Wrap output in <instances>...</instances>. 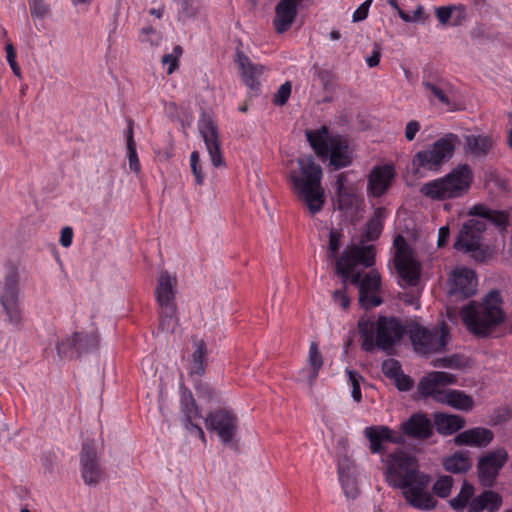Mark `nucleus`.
Wrapping results in <instances>:
<instances>
[{"mask_svg": "<svg viewBox=\"0 0 512 512\" xmlns=\"http://www.w3.org/2000/svg\"><path fill=\"white\" fill-rule=\"evenodd\" d=\"M410 339L414 350L421 355L444 351L449 342V331L445 323L428 329L415 325L410 328Z\"/></svg>", "mask_w": 512, "mask_h": 512, "instance_id": "11", "label": "nucleus"}, {"mask_svg": "<svg viewBox=\"0 0 512 512\" xmlns=\"http://www.w3.org/2000/svg\"><path fill=\"white\" fill-rule=\"evenodd\" d=\"M199 159H200L199 153L197 151H193L190 156L191 169L195 176L196 183L198 185H202L203 181H204V177H203L201 168L199 166Z\"/></svg>", "mask_w": 512, "mask_h": 512, "instance_id": "52", "label": "nucleus"}, {"mask_svg": "<svg viewBox=\"0 0 512 512\" xmlns=\"http://www.w3.org/2000/svg\"><path fill=\"white\" fill-rule=\"evenodd\" d=\"M358 331L362 338V348L372 351L375 347L381 350L392 348L403 337L405 328L395 317L379 316L376 320L361 317L358 321Z\"/></svg>", "mask_w": 512, "mask_h": 512, "instance_id": "6", "label": "nucleus"}, {"mask_svg": "<svg viewBox=\"0 0 512 512\" xmlns=\"http://www.w3.org/2000/svg\"><path fill=\"white\" fill-rule=\"evenodd\" d=\"M439 403L449 405L454 409L462 411H470L474 407L472 396L466 394L464 391L455 389L447 390Z\"/></svg>", "mask_w": 512, "mask_h": 512, "instance_id": "33", "label": "nucleus"}, {"mask_svg": "<svg viewBox=\"0 0 512 512\" xmlns=\"http://www.w3.org/2000/svg\"><path fill=\"white\" fill-rule=\"evenodd\" d=\"M460 315L467 330L475 336L487 337L505 322L503 299L499 291L492 290L480 301H471Z\"/></svg>", "mask_w": 512, "mask_h": 512, "instance_id": "3", "label": "nucleus"}, {"mask_svg": "<svg viewBox=\"0 0 512 512\" xmlns=\"http://www.w3.org/2000/svg\"><path fill=\"white\" fill-rule=\"evenodd\" d=\"M72 240H73V230L71 227H64L61 229V232H60V239H59V242L60 244L65 247V248H68L71 246L72 244Z\"/></svg>", "mask_w": 512, "mask_h": 512, "instance_id": "56", "label": "nucleus"}, {"mask_svg": "<svg viewBox=\"0 0 512 512\" xmlns=\"http://www.w3.org/2000/svg\"><path fill=\"white\" fill-rule=\"evenodd\" d=\"M30 12L33 17L43 18L49 11L44 0H29Z\"/></svg>", "mask_w": 512, "mask_h": 512, "instance_id": "49", "label": "nucleus"}, {"mask_svg": "<svg viewBox=\"0 0 512 512\" xmlns=\"http://www.w3.org/2000/svg\"><path fill=\"white\" fill-rule=\"evenodd\" d=\"M289 179L308 211L312 215L320 212L325 203V191L321 184L322 169L315 163L313 157H299L297 168L291 170Z\"/></svg>", "mask_w": 512, "mask_h": 512, "instance_id": "4", "label": "nucleus"}, {"mask_svg": "<svg viewBox=\"0 0 512 512\" xmlns=\"http://www.w3.org/2000/svg\"><path fill=\"white\" fill-rule=\"evenodd\" d=\"M206 427L216 432L224 444L231 443L237 432V417L228 410H217L207 415Z\"/></svg>", "mask_w": 512, "mask_h": 512, "instance_id": "17", "label": "nucleus"}, {"mask_svg": "<svg viewBox=\"0 0 512 512\" xmlns=\"http://www.w3.org/2000/svg\"><path fill=\"white\" fill-rule=\"evenodd\" d=\"M477 291V278L475 273L465 267H457L448 278V292L450 295L468 298Z\"/></svg>", "mask_w": 512, "mask_h": 512, "instance_id": "19", "label": "nucleus"}, {"mask_svg": "<svg viewBox=\"0 0 512 512\" xmlns=\"http://www.w3.org/2000/svg\"><path fill=\"white\" fill-rule=\"evenodd\" d=\"M176 288V276L166 270L162 271L157 278L155 295L161 309L160 327L166 332H174L178 324L175 304Z\"/></svg>", "mask_w": 512, "mask_h": 512, "instance_id": "10", "label": "nucleus"}, {"mask_svg": "<svg viewBox=\"0 0 512 512\" xmlns=\"http://www.w3.org/2000/svg\"><path fill=\"white\" fill-rule=\"evenodd\" d=\"M371 3L372 0H366L354 11L352 17L354 22H359L367 18Z\"/></svg>", "mask_w": 512, "mask_h": 512, "instance_id": "55", "label": "nucleus"}, {"mask_svg": "<svg viewBox=\"0 0 512 512\" xmlns=\"http://www.w3.org/2000/svg\"><path fill=\"white\" fill-rule=\"evenodd\" d=\"M345 372H346L348 381L352 388V391H351L352 398L356 402H360L362 399L361 390H360V380H362V376L359 375L357 372L350 370V369H346Z\"/></svg>", "mask_w": 512, "mask_h": 512, "instance_id": "44", "label": "nucleus"}, {"mask_svg": "<svg viewBox=\"0 0 512 512\" xmlns=\"http://www.w3.org/2000/svg\"><path fill=\"white\" fill-rule=\"evenodd\" d=\"M469 215L478 216L479 219H470L464 223L454 247L458 250L471 253L478 260L486 257V251L481 248V233L486 229V220L496 226H503L507 222L504 212L490 210L486 206L478 204L469 210Z\"/></svg>", "mask_w": 512, "mask_h": 512, "instance_id": "5", "label": "nucleus"}, {"mask_svg": "<svg viewBox=\"0 0 512 512\" xmlns=\"http://www.w3.org/2000/svg\"><path fill=\"white\" fill-rule=\"evenodd\" d=\"M364 435L370 442V450L372 453H380L383 451L384 442L400 443L402 437L386 426H370L365 428Z\"/></svg>", "mask_w": 512, "mask_h": 512, "instance_id": "26", "label": "nucleus"}, {"mask_svg": "<svg viewBox=\"0 0 512 512\" xmlns=\"http://www.w3.org/2000/svg\"><path fill=\"white\" fill-rule=\"evenodd\" d=\"M127 158L129 163V169L133 173H140L141 165L136 151V144L133 138V131L130 128L127 134Z\"/></svg>", "mask_w": 512, "mask_h": 512, "instance_id": "39", "label": "nucleus"}, {"mask_svg": "<svg viewBox=\"0 0 512 512\" xmlns=\"http://www.w3.org/2000/svg\"><path fill=\"white\" fill-rule=\"evenodd\" d=\"M435 15L442 25H447L451 19H454V25H458L465 16L464 8L456 5L437 7Z\"/></svg>", "mask_w": 512, "mask_h": 512, "instance_id": "38", "label": "nucleus"}, {"mask_svg": "<svg viewBox=\"0 0 512 512\" xmlns=\"http://www.w3.org/2000/svg\"><path fill=\"white\" fill-rule=\"evenodd\" d=\"M178 20L187 21L197 15V7L188 0H179Z\"/></svg>", "mask_w": 512, "mask_h": 512, "instance_id": "43", "label": "nucleus"}, {"mask_svg": "<svg viewBox=\"0 0 512 512\" xmlns=\"http://www.w3.org/2000/svg\"><path fill=\"white\" fill-rule=\"evenodd\" d=\"M473 178L472 168L468 164H459L446 175L422 185L420 192L431 200L461 198L468 193Z\"/></svg>", "mask_w": 512, "mask_h": 512, "instance_id": "7", "label": "nucleus"}, {"mask_svg": "<svg viewBox=\"0 0 512 512\" xmlns=\"http://www.w3.org/2000/svg\"><path fill=\"white\" fill-rule=\"evenodd\" d=\"M449 237V228L444 226V227H441L438 231V241H437V244L439 247H442L445 242L447 241Z\"/></svg>", "mask_w": 512, "mask_h": 512, "instance_id": "60", "label": "nucleus"}, {"mask_svg": "<svg viewBox=\"0 0 512 512\" xmlns=\"http://www.w3.org/2000/svg\"><path fill=\"white\" fill-rule=\"evenodd\" d=\"M333 300L343 309H347L350 305V299L344 291L338 290L333 293Z\"/></svg>", "mask_w": 512, "mask_h": 512, "instance_id": "58", "label": "nucleus"}, {"mask_svg": "<svg viewBox=\"0 0 512 512\" xmlns=\"http://www.w3.org/2000/svg\"><path fill=\"white\" fill-rule=\"evenodd\" d=\"M384 210L379 208L367 224V235L370 239H375L381 233L384 220Z\"/></svg>", "mask_w": 512, "mask_h": 512, "instance_id": "41", "label": "nucleus"}, {"mask_svg": "<svg viewBox=\"0 0 512 512\" xmlns=\"http://www.w3.org/2000/svg\"><path fill=\"white\" fill-rule=\"evenodd\" d=\"M434 425L440 434L451 435L463 428L465 421L458 415L436 413L434 415Z\"/></svg>", "mask_w": 512, "mask_h": 512, "instance_id": "32", "label": "nucleus"}, {"mask_svg": "<svg viewBox=\"0 0 512 512\" xmlns=\"http://www.w3.org/2000/svg\"><path fill=\"white\" fill-rule=\"evenodd\" d=\"M163 13H164V8L163 7H159V8H151L149 10V14L160 19L162 16H163Z\"/></svg>", "mask_w": 512, "mask_h": 512, "instance_id": "63", "label": "nucleus"}, {"mask_svg": "<svg viewBox=\"0 0 512 512\" xmlns=\"http://www.w3.org/2000/svg\"><path fill=\"white\" fill-rule=\"evenodd\" d=\"M235 62L240 71L243 83L253 92L257 93L260 88V78L264 73L265 67L261 64L252 62L242 51L237 50Z\"/></svg>", "mask_w": 512, "mask_h": 512, "instance_id": "22", "label": "nucleus"}, {"mask_svg": "<svg viewBox=\"0 0 512 512\" xmlns=\"http://www.w3.org/2000/svg\"><path fill=\"white\" fill-rule=\"evenodd\" d=\"M396 387L401 391H408L413 386V381L407 375H405L402 371L393 379Z\"/></svg>", "mask_w": 512, "mask_h": 512, "instance_id": "54", "label": "nucleus"}, {"mask_svg": "<svg viewBox=\"0 0 512 512\" xmlns=\"http://www.w3.org/2000/svg\"><path fill=\"white\" fill-rule=\"evenodd\" d=\"M184 413L189 420L201 417V413L191 395L183 397Z\"/></svg>", "mask_w": 512, "mask_h": 512, "instance_id": "46", "label": "nucleus"}, {"mask_svg": "<svg viewBox=\"0 0 512 512\" xmlns=\"http://www.w3.org/2000/svg\"><path fill=\"white\" fill-rule=\"evenodd\" d=\"M5 51H6L7 62L9 64L11 70L13 71L14 75L17 77H21V69L16 62V52L14 50L13 45L11 43H8L5 46Z\"/></svg>", "mask_w": 512, "mask_h": 512, "instance_id": "50", "label": "nucleus"}, {"mask_svg": "<svg viewBox=\"0 0 512 512\" xmlns=\"http://www.w3.org/2000/svg\"><path fill=\"white\" fill-rule=\"evenodd\" d=\"M502 505V497L491 490H485L474 496L469 505V512H496Z\"/></svg>", "mask_w": 512, "mask_h": 512, "instance_id": "30", "label": "nucleus"}, {"mask_svg": "<svg viewBox=\"0 0 512 512\" xmlns=\"http://www.w3.org/2000/svg\"><path fill=\"white\" fill-rule=\"evenodd\" d=\"M456 376L443 371H433L424 376L418 384V392L424 397H431L440 402L448 385L456 383Z\"/></svg>", "mask_w": 512, "mask_h": 512, "instance_id": "16", "label": "nucleus"}, {"mask_svg": "<svg viewBox=\"0 0 512 512\" xmlns=\"http://www.w3.org/2000/svg\"><path fill=\"white\" fill-rule=\"evenodd\" d=\"M388 3L389 5L394 9L396 10V12L398 13L399 17L404 21V22H407V23H410V14L404 12L398 5L397 3V0H388Z\"/></svg>", "mask_w": 512, "mask_h": 512, "instance_id": "59", "label": "nucleus"}, {"mask_svg": "<svg viewBox=\"0 0 512 512\" xmlns=\"http://www.w3.org/2000/svg\"><path fill=\"white\" fill-rule=\"evenodd\" d=\"M424 8L422 5H418L415 10L413 11V14H410V22H415L417 20L424 19Z\"/></svg>", "mask_w": 512, "mask_h": 512, "instance_id": "61", "label": "nucleus"}, {"mask_svg": "<svg viewBox=\"0 0 512 512\" xmlns=\"http://www.w3.org/2000/svg\"><path fill=\"white\" fill-rule=\"evenodd\" d=\"M507 459L508 454L503 448L491 451L480 458L478 462V476L483 486L492 485Z\"/></svg>", "mask_w": 512, "mask_h": 512, "instance_id": "20", "label": "nucleus"}, {"mask_svg": "<svg viewBox=\"0 0 512 512\" xmlns=\"http://www.w3.org/2000/svg\"><path fill=\"white\" fill-rule=\"evenodd\" d=\"M381 58V47L378 44H374L371 55L366 57V63L369 67H375L379 64Z\"/></svg>", "mask_w": 512, "mask_h": 512, "instance_id": "57", "label": "nucleus"}, {"mask_svg": "<svg viewBox=\"0 0 512 512\" xmlns=\"http://www.w3.org/2000/svg\"><path fill=\"white\" fill-rule=\"evenodd\" d=\"M443 466L450 473H465L472 467V461L467 453L455 452L443 459Z\"/></svg>", "mask_w": 512, "mask_h": 512, "instance_id": "34", "label": "nucleus"}, {"mask_svg": "<svg viewBox=\"0 0 512 512\" xmlns=\"http://www.w3.org/2000/svg\"><path fill=\"white\" fill-rule=\"evenodd\" d=\"M375 262V254L372 246L359 247L356 245L347 247L341 257L336 261V271L346 282L348 279L359 286V302L366 309L376 307L382 300L378 296L381 285L380 274L376 270H370L363 278L359 273L353 274L358 264L371 267Z\"/></svg>", "mask_w": 512, "mask_h": 512, "instance_id": "2", "label": "nucleus"}, {"mask_svg": "<svg viewBox=\"0 0 512 512\" xmlns=\"http://www.w3.org/2000/svg\"><path fill=\"white\" fill-rule=\"evenodd\" d=\"M453 483L451 476L443 475L439 477L432 487L434 494L440 498H447L451 494Z\"/></svg>", "mask_w": 512, "mask_h": 512, "instance_id": "40", "label": "nucleus"}, {"mask_svg": "<svg viewBox=\"0 0 512 512\" xmlns=\"http://www.w3.org/2000/svg\"><path fill=\"white\" fill-rule=\"evenodd\" d=\"M183 53V49L181 46L176 45L173 49L172 53L165 54L162 57L163 66H167V73L172 74L178 68V61L180 56Z\"/></svg>", "mask_w": 512, "mask_h": 512, "instance_id": "42", "label": "nucleus"}, {"mask_svg": "<svg viewBox=\"0 0 512 512\" xmlns=\"http://www.w3.org/2000/svg\"><path fill=\"white\" fill-rule=\"evenodd\" d=\"M458 142V136L449 133L435 141L429 148L417 152L412 160L414 172L418 174L422 171H438L453 156Z\"/></svg>", "mask_w": 512, "mask_h": 512, "instance_id": "9", "label": "nucleus"}, {"mask_svg": "<svg viewBox=\"0 0 512 512\" xmlns=\"http://www.w3.org/2000/svg\"><path fill=\"white\" fill-rule=\"evenodd\" d=\"M140 41L149 43L151 46H158L162 40L160 33L152 27H145L140 31Z\"/></svg>", "mask_w": 512, "mask_h": 512, "instance_id": "45", "label": "nucleus"}, {"mask_svg": "<svg viewBox=\"0 0 512 512\" xmlns=\"http://www.w3.org/2000/svg\"><path fill=\"white\" fill-rule=\"evenodd\" d=\"M206 345L203 340L194 341V351L191 355L190 374L201 376L205 372Z\"/></svg>", "mask_w": 512, "mask_h": 512, "instance_id": "37", "label": "nucleus"}, {"mask_svg": "<svg viewBox=\"0 0 512 512\" xmlns=\"http://www.w3.org/2000/svg\"><path fill=\"white\" fill-rule=\"evenodd\" d=\"M341 233L338 230H331L329 233L328 257L334 258L340 247Z\"/></svg>", "mask_w": 512, "mask_h": 512, "instance_id": "51", "label": "nucleus"}, {"mask_svg": "<svg viewBox=\"0 0 512 512\" xmlns=\"http://www.w3.org/2000/svg\"><path fill=\"white\" fill-rule=\"evenodd\" d=\"M197 126L199 133L205 143V147L210 156L212 165L215 168L223 167L225 162L221 151L216 123L209 115L202 114L198 120Z\"/></svg>", "mask_w": 512, "mask_h": 512, "instance_id": "15", "label": "nucleus"}, {"mask_svg": "<svg viewBox=\"0 0 512 512\" xmlns=\"http://www.w3.org/2000/svg\"><path fill=\"white\" fill-rule=\"evenodd\" d=\"M467 151L474 156H485L493 146V140L486 135H468L465 137Z\"/></svg>", "mask_w": 512, "mask_h": 512, "instance_id": "36", "label": "nucleus"}, {"mask_svg": "<svg viewBox=\"0 0 512 512\" xmlns=\"http://www.w3.org/2000/svg\"><path fill=\"white\" fill-rule=\"evenodd\" d=\"M82 338L83 335L81 333L75 332L71 336L62 339L56 346L58 355L61 358L73 356L75 353L88 351L98 344L97 335H92L87 343H82Z\"/></svg>", "mask_w": 512, "mask_h": 512, "instance_id": "24", "label": "nucleus"}, {"mask_svg": "<svg viewBox=\"0 0 512 512\" xmlns=\"http://www.w3.org/2000/svg\"><path fill=\"white\" fill-rule=\"evenodd\" d=\"M434 366H442V367H456V363L454 359L451 358H443L439 359L434 363Z\"/></svg>", "mask_w": 512, "mask_h": 512, "instance_id": "62", "label": "nucleus"}, {"mask_svg": "<svg viewBox=\"0 0 512 512\" xmlns=\"http://www.w3.org/2000/svg\"><path fill=\"white\" fill-rule=\"evenodd\" d=\"M19 293V274L16 270H12L6 275L0 292V303L7 320L12 325H19L22 320Z\"/></svg>", "mask_w": 512, "mask_h": 512, "instance_id": "14", "label": "nucleus"}, {"mask_svg": "<svg viewBox=\"0 0 512 512\" xmlns=\"http://www.w3.org/2000/svg\"><path fill=\"white\" fill-rule=\"evenodd\" d=\"M402 430L409 437L425 439L432 434V425L425 415L415 414L402 424Z\"/></svg>", "mask_w": 512, "mask_h": 512, "instance_id": "29", "label": "nucleus"}, {"mask_svg": "<svg viewBox=\"0 0 512 512\" xmlns=\"http://www.w3.org/2000/svg\"><path fill=\"white\" fill-rule=\"evenodd\" d=\"M338 473L345 495L348 498H355L358 494L355 466L348 459H344L338 465Z\"/></svg>", "mask_w": 512, "mask_h": 512, "instance_id": "31", "label": "nucleus"}, {"mask_svg": "<svg viewBox=\"0 0 512 512\" xmlns=\"http://www.w3.org/2000/svg\"><path fill=\"white\" fill-rule=\"evenodd\" d=\"M308 365L309 368L300 370L298 378L300 381L312 386L323 366V357L315 342H311L309 345Z\"/></svg>", "mask_w": 512, "mask_h": 512, "instance_id": "28", "label": "nucleus"}, {"mask_svg": "<svg viewBox=\"0 0 512 512\" xmlns=\"http://www.w3.org/2000/svg\"><path fill=\"white\" fill-rule=\"evenodd\" d=\"M494 438L491 430L484 427H475L458 433L454 442L459 446L483 448L488 446Z\"/></svg>", "mask_w": 512, "mask_h": 512, "instance_id": "25", "label": "nucleus"}, {"mask_svg": "<svg viewBox=\"0 0 512 512\" xmlns=\"http://www.w3.org/2000/svg\"><path fill=\"white\" fill-rule=\"evenodd\" d=\"M421 129V124L417 120H410L406 123L404 136L408 142H411L415 139L417 133Z\"/></svg>", "mask_w": 512, "mask_h": 512, "instance_id": "53", "label": "nucleus"}, {"mask_svg": "<svg viewBox=\"0 0 512 512\" xmlns=\"http://www.w3.org/2000/svg\"><path fill=\"white\" fill-rule=\"evenodd\" d=\"M401 367L398 361L394 359H387L382 363L383 374L393 380L401 372Z\"/></svg>", "mask_w": 512, "mask_h": 512, "instance_id": "48", "label": "nucleus"}, {"mask_svg": "<svg viewBox=\"0 0 512 512\" xmlns=\"http://www.w3.org/2000/svg\"><path fill=\"white\" fill-rule=\"evenodd\" d=\"M335 198L334 205L337 209L349 212L356 208L360 202L357 189L352 184H347V175L340 173L335 181Z\"/></svg>", "mask_w": 512, "mask_h": 512, "instance_id": "23", "label": "nucleus"}, {"mask_svg": "<svg viewBox=\"0 0 512 512\" xmlns=\"http://www.w3.org/2000/svg\"><path fill=\"white\" fill-rule=\"evenodd\" d=\"M74 7L89 6L94 0H70Z\"/></svg>", "mask_w": 512, "mask_h": 512, "instance_id": "64", "label": "nucleus"}, {"mask_svg": "<svg viewBox=\"0 0 512 512\" xmlns=\"http://www.w3.org/2000/svg\"><path fill=\"white\" fill-rule=\"evenodd\" d=\"M297 0H281L275 8L274 27L278 33L288 30L297 13Z\"/></svg>", "mask_w": 512, "mask_h": 512, "instance_id": "27", "label": "nucleus"}, {"mask_svg": "<svg viewBox=\"0 0 512 512\" xmlns=\"http://www.w3.org/2000/svg\"><path fill=\"white\" fill-rule=\"evenodd\" d=\"M422 86L428 101L448 112L461 109L454 86L443 78L426 79Z\"/></svg>", "mask_w": 512, "mask_h": 512, "instance_id": "12", "label": "nucleus"}, {"mask_svg": "<svg viewBox=\"0 0 512 512\" xmlns=\"http://www.w3.org/2000/svg\"><path fill=\"white\" fill-rule=\"evenodd\" d=\"M291 94V84L289 82H285L282 84L277 92L274 94L273 103L278 106L284 105Z\"/></svg>", "mask_w": 512, "mask_h": 512, "instance_id": "47", "label": "nucleus"}, {"mask_svg": "<svg viewBox=\"0 0 512 512\" xmlns=\"http://www.w3.org/2000/svg\"><path fill=\"white\" fill-rule=\"evenodd\" d=\"M307 139L317 155L329 157L330 165L335 169L347 167L352 163V151L345 138L331 135L326 127L306 132Z\"/></svg>", "mask_w": 512, "mask_h": 512, "instance_id": "8", "label": "nucleus"}, {"mask_svg": "<svg viewBox=\"0 0 512 512\" xmlns=\"http://www.w3.org/2000/svg\"><path fill=\"white\" fill-rule=\"evenodd\" d=\"M382 461L386 466V482L393 488L401 489L411 506L419 510L435 508L437 501L427 491L430 477L418 470L415 457L404 451H396Z\"/></svg>", "mask_w": 512, "mask_h": 512, "instance_id": "1", "label": "nucleus"}, {"mask_svg": "<svg viewBox=\"0 0 512 512\" xmlns=\"http://www.w3.org/2000/svg\"><path fill=\"white\" fill-rule=\"evenodd\" d=\"M395 178V169L392 165H377L368 175L367 193L372 197L383 196L392 186Z\"/></svg>", "mask_w": 512, "mask_h": 512, "instance_id": "21", "label": "nucleus"}, {"mask_svg": "<svg viewBox=\"0 0 512 512\" xmlns=\"http://www.w3.org/2000/svg\"><path fill=\"white\" fill-rule=\"evenodd\" d=\"M474 493V486L467 481H463L458 494L449 500L450 507L456 512H464L466 509L469 512V505Z\"/></svg>", "mask_w": 512, "mask_h": 512, "instance_id": "35", "label": "nucleus"}, {"mask_svg": "<svg viewBox=\"0 0 512 512\" xmlns=\"http://www.w3.org/2000/svg\"><path fill=\"white\" fill-rule=\"evenodd\" d=\"M81 477L87 485H97L104 479L99 456L93 443H84L80 453Z\"/></svg>", "mask_w": 512, "mask_h": 512, "instance_id": "18", "label": "nucleus"}, {"mask_svg": "<svg viewBox=\"0 0 512 512\" xmlns=\"http://www.w3.org/2000/svg\"><path fill=\"white\" fill-rule=\"evenodd\" d=\"M394 263L399 276L408 284L415 285L420 275V264L414 258L413 252L405 238L395 237L393 242Z\"/></svg>", "mask_w": 512, "mask_h": 512, "instance_id": "13", "label": "nucleus"}]
</instances>
